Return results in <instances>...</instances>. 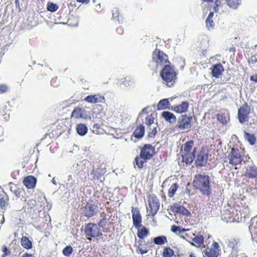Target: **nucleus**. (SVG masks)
I'll list each match as a JSON object with an SVG mask.
<instances>
[{
  "label": "nucleus",
  "mask_w": 257,
  "mask_h": 257,
  "mask_svg": "<svg viewBox=\"0 0 257 257\" xmlns=\"http://www.w3.org/2000/svg\"><path fill=\"white\" fill-rule=\"evenodd\" d=\"M155 148L151 144H145L141 148L140 154L137 155L134 161V165L138 169H142L145 163L151 160L156 154Z\"/></svg>",
  "instance_id": "nucleus-1"
},
{
  "label": "nucleus",
  "mask_w": 257,
  "mask_h": 257,
  "mask_svg": "<svg viewBox=\"0 0 257 257\" xmlns=\"http://www.w3.org/2000/svg\"><path fill=\"white\" fill-rule=\"evenodd\" d=\"M131 212L132 214L133 225L138 230V237L139 238L143 239L149 235V230L142 224V217L139 208L132 207Z\"/></svg>",
  "instance_id": "nucleus-2"
},
{
  "label": "nucleus",
  "mask_w": 257,
  "mask_h": 257,
  "mask_svg": "<svg viewBox=\"0 0 257 257\" xmlns=\"http://www.w3.org/2000/svg\"><path fill=\"white\" fill-rule=\"evenodd\" d=\"M209 177L207 175L197 174L193 181V186L198 189L202 194L207 196L211 195L212 191L210 186Z\"/></svg>",
  "instance_id": "nucleus-3"
},
{
  "label": "nucleus",
  "mask_w": 257,
  "mask_h": 257,
  "mask_svg": "<svg viewBox=\"0 0 257 257\" xmlns=\"http://www.w3.org/2000/svg\"><path fill=\"white\" fill-rule=\"evenodd\" d=\"M177 75L174 68L170 64L165 65L160 72L161 77L169 87L173 86L177 78Z\"/></svg>",
  "instance_id": "nucleus-4"
},
{
  "label": "nucleus",
  "mask_w": 257,
  "mask_h": 257,
  "mask_svg": "<svg viewBox=\"0 0 257 257\" xmlns=\"http://www.w3.org/2000/svg\"><path fill=\"white\" fill-rule=\"evenodd\" d=\"M248 206L243 204L241 201L236 202L231 211L233 221H241L248 215Z\"/></svg>",
  "instance_id": "nucleus-5"
},
{
  "label": "nucleus",
  "mask_w": 257,
  "mask_h": 257,
  "mask_svg": "<svg viewBox=\"0 0 257 257\" xmlns=\"http://www.w3.org/2000/svg\"><path fill=\"white\" fill-rule=\"evenodd\" d=\"M152 60L156 63L157 66L169 65L170 62L168 59V55L162 51L156 48L152 53Z\"/></svg>",
  "instance_id": "nucleus-6"
},
{
  "label": "nucleus",
  "mask_w": 257,
  "mask_h": 257,
  "mask_svg": "<svg viewBox=\"0 0 257 257\" xmlns=\"http://www.w3.org/2000/svg\"><path fill=\"white\" fill-rule=\"evenodd\" d=\"M148 206L147 212L149 215L155 216L160 208V201L155 194H150L148 197Z\"/></svg>",
  "instance_id": "nucleus-7"
},
{
  "label": "nucleus",
  "mask_w": 257,
  "mask_h": 257,
  "mask_svg": "<svg viewBox=\"0 0 257 257\" xmlns=\"http://www.w3.org/2000/svg\"><path fill=\"white\" fill-rule=\"evenodd\" d=\"M251 108L246 103L244 102L238 109L237 119L241 124H244L248 121L249 118Z\"/></svg>",
  "instance_id": "nucleus-8"
},
{
  "label": "nucleus",
  "mask_w": 257,
  "mask_h": 257,
  "mask_svg": "<svg viewBox=\"0 0 257 257\" xmlns=\"http://www.w3.org/2000/svg\"><path fill=\"white\" fill-rule=\"evenodd\" d=\"M97 205L93 200H89L81 208V213L87 218L93 217L97 213Z\"/></svg>",
  "instance_id": "nucleus-9"
},
{
  "label": "nucleus",
  "mask_w": 257,
  "mask_h": 257,
  "mask_svg": "<svg viewBox=\"0 0 257 257\" xmlns=\"http://www.w3.org/2000/svg\"><path fill=\"white\" fill-rule=\"evenodd\" d=\"M84 231L86 236L90 237H97L102 235L100 227L95 223H89L86 224Z\"/></svg>",
  "instance_id": "nucleus-10"
},
{
  "label": "nucleus",
  "mask_w": 257,
  "mask_h": 257,
  "mask_svg": "<svg viewBox=\"0 0 257 257\" xmlns=\"http://www.w3.org/2000/svg\"><path fill=\"white\" fill-rule=\"evenodd\" d=\"M227 158L229 160V164L232 165H239L243 160V157L241 155L239 150L234 148L231 149Z\"/></svg>",
  "instance_id": "nucleus-11"
},
{
  "label": "nucleus",
  "mask_w": 257,
  "mask_h": 257,
  "mask_svg": "<svg viewBox=\"0 0 257 257\" xmlns=\"http://www.w3.org/2000/svg\"><path fill=\"white\" fill-rule=\"evenodd\" d=\"M208 152L206 148L202 147L198 152L195 160V164L197 167L205 166L208 160Z\"/></svg>",
  "instance_id": "nucleus-12"
},
{
  "label": "nucleus",
  "mask_w": 257,
  "mask_h": 257,
  "mask_svg": "<svg viewBox=\"0 0 257 257\" xmlns=\"http://www.w3.org/2000/svg\"><path fill=\"white\" fill-rule=\"evenodd\" d=\"M204 257H218L219 254V244L213 241L211 247H207L203 251Z\"/></svg>",
  "instance_id": "nucleus-13"
},
{
  "label": "nucleus",
  "mask_w": 257,
  "mask_h": 257,
  "mask_svg": "<svg viewBox=\"0 0 257 257\" xmlns=\"http://www.w3.org/2000/svg\"><path fill=\"white\" fill-rule=\"evenodd\" d=\"M192 120V116H188L186 114L182 115L179 119L177 127L180 130L190 128Z\"/></svg>",
  "instance_id": "nucleus-14"
},
{
  "label": "nucleus",
  "mask_w": 257,
  "mask_h": 257,
  "mask_svg": "<svg viewBox=\"0 0 257 257\" xmlns=\"http://www.w3.org/2000/svg\"><path fill=\"white\" fill-rule=\"evenodd\" d=\"M170 210L173 213H180L185 216H189L191 213L184 206L177 203H173L170 207Z\"/></svg>",
  "instance_id": "nucleus-15"
},
{
  "label": "nucleus",
  "mask_w": 257,
  "mask_h": 257,
  "mask_svg": "<svg viewBox=\"0 0 257 257\" xmlns=\"http://www.w3.org/2000/svg\"><path fill=\"white\" fill-rule=\"evenodd\" d=\"M211 69L212 76L216 78L221 77L224 71V67L220 63L213 65Z\"/></svg>",
  "instance_id": "nucleus-16"
},
{
  "label": "nucleus",
  "mask_w": 257,
  "mask_h": 257,
  "mask_svg": "<svg viewBox=\"0 0 257 257\" xmlns=\"http://www.w3.org/2000/svg\"><path fill=\"white\" fill-rule=\"evenodd\" d=\"M196 152V147L193 149L192 152H181L182 162L186 164H191L195 159Z\"/></svg>",
  "instance_id": "nucleus-17"
},
{
  "label": "nucleus",
  "mask_w": 257,
  "mask_h": 257,
  "mask_svg": "<svg viewBox=\"0 0 257 257\" xmlns=\"http://www.w3.org/2000/svg\"><path fill=\"white\" fill-rule=\"evenodd\" d=\"M84 100L91 103H102L104 102L105 98L104 96L100 94H97L88 95L84 98Z\"/></svg>",
  "instance_id": "nucleus-18"
},
{
  "label": "nucleus",
  "mask_w": 257,
  "mask_h": 257,
  "mask_svg": "<svg viewBox=\"0 0 257 257\" xmlns=\"http://www.w3.org/2000/svg\"><path fill=\"white\" fill-rule=\"evenodd\" d=\"M189 106L187 101H182L181 104L174 105L172 110L178 113H183L188 111Z\"/></svg>",
  "instance_id": "nucleus-19"
},
{
  "label": "nucleus",
  "mask_w": 257,
  "mask_h": 257,
  "mask_svg": "<svg viewBox=\"0 0 257 257\" xmlns=\"http://www.w3.org/2000/svg\"><path fill=\"white\" fill-rule=\"evenodd\" d=\"M145 131V126L143 124L140 123L136 126L131 136V139H132L133 137L137 139H142L144 136Z\"/></svg>",
  "instance_id": "nucleus-20"
},
{
  "label": "nucleus",
  "mask_w": 257,
  "mask_h": 257,
  "mask_svg": "<svg viewBox=\"0 0 257 257\" xmlns=\"http://www.w3.org/2000/svg\"><path fill=\"white\" fill-rule=\"evenodd\" d=\"M37 179L33 176H28L24 178L23 183L28 189H33L36 184Z\"/></svg>",
  "instance_id": "nucleus-21"
},
{
  "label": "nucleus",
  "mask_w": 257,
  "mask_h": 257,
  "mask_svg": "<svg viewBox=\"0 0 257 257\" xmlns=\"http://www.w3.org/2000/svg\"><path fill=\"white\" fill-rule=\"evenodd\" d=\"M245 178H257V167L255 166H247L244 174Z\"/></svg>",
  "instance_id": "nucleus-22"
},
{
  "label": "nucleus",
  "mask_w": 257,
  "mask_h": 257,
  "mask_svg": "<svg viewBox=\"0 0 257 257\" xmlns=\"http://www.w3.org/2000/svg\"><path fill=\"white\" fill-rule=\"evenodd\" d=\"M9 204V195L5 192L0 193V207L2 209H6Z\"/></svg>",
  "instance_id": "nucleus-23"
},
{
  "label": "nucleus",
  "mask_w": 257,
  "mask_h": 257,
  "mask_svg": "<svg viewBox=\"0 0 257 257\" xmlns=\"http://www.w3.org/2000/svg\"><path fill=\"white\" fill-rule=\"evenodd\" d=\"M85 111L83 108L79 107H76L72 111L71 117L75 119L83 118L84 116Z\"/></svg>",
  "instance_id": "nucleus-24"
},
{
  "label": "nucleus",
  "mask_w": 257,
  "mask_h": 257,
  "mask_svg": "<svg viewBox=\"0 0 257 257\" xmlns=\"http://www.w3.org/2000/svg\"><path fill=\"white\" fill-rule=\"evenodd\" d=\"M106 170L105 167H99L95 170H92L93 178L94 179H99L106 173Z\"/></svg>",
  "instance_id": "nucleus-25"
},
{
  "label": "nucleus",
  "mask_w": 257,
  "mask_h": 257,
  "mask_svg": "<svg viewBox=\"0 0 257 257\" xmlns=\"http://www.w3.org/2000/svg\"><path fill=\"white\" fill-rule=\"evenodd\" d=\"M162 116L166 121L171 123L175 122L177 120L176 116L173 113L169 111H163L162 112Z\"/></svg>",
  "instance_id": "nucleus-26"
},
{
  "label": "nucleus",
  "mask_w": 257,
  "mask_h": 257,
  "mask_svg": "<svg viewBox=\"0 0 257 257\" xmlns=\"http://www.w3.org/2000/svg\"><path fill=\"white\" fill-rule=\"evenodd\" d=\"M246 185L250 188V189H257V178L252 179V178H244Z\"/></svg>",
  "instance_id": "nucleus-27"
},
{
  "label": "nucleus",
  "mask_w": 257,
  "mask_h": 257,
  "mask_svg": "<svg viewBox=\"0 0 257 257\" xmlns=\"http://www.w3.org/2000/svg\"><path fill=\"white\" fill-rule=\"evenodd\" d=\"M194 237L192 238V240L194 243H192L196 247H200L204 242V237L202 235H197L193 234Z\"/></svg>",
  "instance_id": "nucleus-28"
},
{
  "label": "nucleus",
  "mask_w": 257,
  "mask_h": 257,
  "mask_svg": "<svg viewBox=\"0 0 257 257\" xmlns=\"http://www.w3.org/2000/svg\"><path fill=\"white\" fill-rule=\"evenodd\" d=\"M21 242L22 246L26 249H29L32 248V241L26 236L22 237Z\"/></svg>",
  "instance_id": "nucleus-29"
},
{
  "label": "nucleus",
  "mask_w": 257,
  "mask_h": 257,
  "mask_svg": "<svg viewBox=\"0 0 257 257\" xmlns=\"http://www.w3.org/2000/svg\"><path fill=\"white\" fill-rule=\"evenodd\" d=\"M243 133L245 140L248 142L251 145L255 143L256 139L254 134L247 133L245 131H243Z\"/></svg>",
  "instance_id": "nucleus-30"
},
{
  "label": "nucleus",
  "mask_w": 257,
  "mask_h": 257,
  "mask_svg": "<svg viewBox=\"0 0 257 257\" xmlns=\"http://www.w3.org/2000/svg\"><path fill=\"white\" fill-rule=\"evenodd\" d=\"M194 145V141L190 140L186 142L182 147L181 152H192V148Z\"/></svg>",
  "instance_id": "nucleus-31"
},
{
  "label": "nucleus",
  "mask_w": 257,
  "mask_h": 257,
  "mask_svg": "<svg viewBox=\"0 0 257 257\" xmlns=\"http://www.w3.org/2000/svg\"><path fill=\"white\" fill-rule=\"evenodd\" d=\"M76 131L77 133L80 136L85 135L87 132V127L84 123H79L76 125Z\"/></svg>",
  "instance_id": "nucleus-32"
},
{
  "label": "nucleus",
  "mask_w": 257,
  "mask_h": 257,
  "mask_svg": "<svg viewBox=\"0 0 257 257\" xmlns=\"http://www.w3.org/2000/svg\"><path fill=\"white\" fill-rule=\"evenodd\" d=\"M170 103L168 99L165 98L161 99L157 104V110H163L167 109Z\"/></svg>",
  "instance_id": "nucleus-33"
},
{
  "label": "nucleus",
  "mask_w": 257,
  "mask_h": 257,
  "mask_svg": "<svg viewBox=\"0 0 257 257\" xmlns=\"http://www.w3.org/2000/svg\"><path fill=\"white\" fill-rule=\"evenodd\" d=\"M214 13L210 12L206 20V25L208 29L210 30L214 27V23L212 20Z\"/></svg>",
  "instance_id": "nucleus-34"
},
{
  "label": "nucleus",
  "mask_w": 257,
  "mask_h": 257,
  "mask_svg": "<svg viewBox=\"0 0 257 257\" xmlns=\"http://www.w3.org/2000/svg\"><path fill=\"white\" fill-rule=\"evenodd\" d=\"M153 242L157 245H163L167 242V238L165 235H161L154 238Z\"/></svg>",
  "instance_id": "nucleus-35"
},
{
  "label": "nucleus",
  "mask_w": 257,
  "mask_h": 257,
  "mask_svg": "<svg viewBox=\"0 0 257 257\" xmlns=\"http://www.w3.org/2000/svg\"><path fill=\"white\" fill-rule=\"evenodd\" d=\"M162 254L163 257H172L174 251L170 247L167 246L164 248Z\"/></svg>",
  "instance_id": "nucleus-36"
},
{
  "label": "nucleus",
  "mask_w": 257,
  "mask_h": 257,
  "mask_svg": "<svg viewBox=\"0 0 257 257\" xmlns=\"http://www.w3.org/2000/svg\"><path fill=\"white\" fill-rule=\"evenodd\" d=\"M227 5L232 9H236L241 4V0H225Z\"/></svg>",
  "instance_id": "nucleus-37"
},
{
  "label": "nucleus",
  "mask_w": 257,
  "mask_h": 257,
  "mask_svg": "<svg viewBox=\"0 0 257 257\" xmlns=\"http://www.w3.org/2000/svg\"><path fill=\"white\" fill-rule=\"evenodd\" d=\"M250 230L253 239L257 242V217L255 222H253L252 225L251 226Z\"/></svg>",
  "instance_id": "nucleus-38"
},
{
  "label": "nucleus",
  "mask_w": 257,
  "mask_h": 257,
  "mask_svg": "<svg viewBox=\"0 0 257 257\" xmlns=\"http://www.w3.org/2000/svg\"><path fill=\"white\" fill-rule=\"evenodd\" d=\"M155 116V114L154 113H151L146 116L145 123L147 126L148 128L154 123Z\"/></svg>",
  "instance_id": "nucleus-39"
},
{
  "label": "nucleus",
  "mask_w": 257,
  "mask_h": 257,
  "mask_svg": "<svg viewBox=\"0 0 257 257\" xmlns=\"http://www.w3.org/2000/svg\"><path fill=\"white\" fill-rule=\"evenodd\" d=\"M179 188V185L177 183H173L169 188L168 190V196L169 197L172 198L173 197L176 191Z\"/></svg>",
  "instance_id": "nucleus-40"
},
{
  "label": "nucleus",
  "mask_w": 257,
  "mask_h": 257,
  "mask_svg": "<svg viewBox=\"0 0 257 257\" xmlns=\"http://www.w3.org/2000/svg\"><path fill=\"white\" fill-rule=\"evenodd\" d=\"M189 229H185L182 227L180 226H177L176 225H173L171 226V231L174 233L180 234L182 232H185L186 231H188Z\"/></svg>",
  "instance_id": "nucleus-41"
},
{
  "label": "nucleus",
  "mask_w": 257,
  "mask_h": 257,
  "mask_svg": "<svg viewBox=\"0 0 257 257\" xmlns=\"http://www.w3.org/2000/svg\"><path fill=\"white\" fill-rule=\"evenodd\" d=\"M92 131L93 133L96 134H101L103 132V129L101 127L99 123H94L92 127Z\"/></svg>",
  "instance_id": "nucleus-42"
},
{
  "label": "nucleus",
  "mask_w": 257,
  "mask_h": 257,
  "mask_svg": "<svg viewBox=\"0 0 257 257\" xmlns=\"http://www.w3.org/2000/svg\"><path fill=\"white\" fill-rule=\"evenodd\" d=\"M226 2L225 0H215V6L214 7V11L215 12H217L219 10V8H222L225 5Z\"/></svg>",
  "instance_id": "nucleus-43"
},
{
  "label": "nucleus",
  "mask_w": 257,
  "mask_h": 257,
  "mask_svg": "<svg viewBox=\"0 0 257 257\" xmlns=\"http://www.w3.org/2000/svg\"><path fill=\"white\" fill-rule=\"evenodd\" d=\"M47 9L51 12H55L58 10V6L52 2H48L47 5Z\"/></svg>",
  "instance_id": "nucleus-44"
},
{
  "label": "nucleus",
  "mask_w": 257,
  "mask_h": 257,
  "mask_svg": "<svg viewBox=\"0 0 257 257\" xmlns=\"http://www.w3.org/2000/svg\"><path fill=\"white\" fill-rule=\"evenodd\" d=\"M73 248L70 245H67L62 250L63 255L65 256H69L73 252Z\"/></svg>",
  "instance_id": "nucleus-45"
},
{
  "label": "nucleus",
  "mask_w": 257,
  "mask_h": 257,
  "mask_svg": "<svg viewBox=\"0 0 257 257\" xmlns=\"http://www.w3.org/2000/svg\"><path fill=\"white\" fill-rule=\"evenodd\" d=\"M217 118L218 120L221 123L224 124L227 123V119L225 116V114L224 113H219L217 115Z\"/></svg>",
  "instance_id": "nucleus-46"
},
{
  "label": "nucleus",
  "mask_w": 257,
  "mask_h": 257,
  "mask_svg": "<svg viewBox=\"0 0 257 257\" xmlns=\"http://www.w3.org/2000/svg\"><path fill=\"white\" fill-rule=\"evenodd\" d=\"M149 128L150 131L148 133V137L154 138L157 132V126L153 127V128H150V127Z\"/></svg>",
  "instance_id": "nucleus-47"
},
{
  "label": "nucleus",
  "mask_w": 257,
  "mask_h": 257,
  "mask_svg": "<svg viewBox=\"0 0 257 257\" xmlns=\"http://www.w3.org/2000/svg\"><path fill=\"white\" fill-rule=\"evenodd\" d=\"M112 18L113 19H118L120 15V12L118 8H114L112 11Z\"/></svg>",
  "instance_id": "nucleus-48"
},
{
  "label": "nucleus",
  "mask_w": 257,
  "mask_h": 257,
  "mask_svg": "<svg viewBox=\"0 0 257 257\" xmlns=\"http://www.w3.org/2000/svg\"><path fill=\"white\" fill-rule=\"evenodd\" d=\"M137 251L141 254H143L147 253L148 252V249L147 248L143 249L142 247H141V245L140 244L137 247Z\"/></svg>",
  "instance_id": "nucleus-49"
},
{
  "label": "nucleus",
  "mask_w": 257,
  "mask_h": 257,
  "mask_svg": "<svg viewBox=\"0 0 257 257\" xmlns=\"http://www.w3.org/2000/svg\"><path fill=\"white\" fill-rule=\"evenodd\" d=\"M23 192V189L18 188L14 191V193L17 198H19Z\"/></svg>",
  "instance_id": "nucleus-50"
},
{
  "label": "nucleus",
  "mask_w": 257,
  "mask_h": 257,
  "mask_svg": "<svg viewBox=\"0 0 257 257\" xmlns=\"http://www.w3.org/2000/svg\"><path fill=\"white\" fill-rule=\"evenodd\" d=\"M2 251L3 253L1 254V257H5L10 254V251L8 249L7 246H4L3 247Z\"/></svg>",
  "instance_id": "nucleus-51"
},
{
  "label": "nucleus",
  "mask_w": 257,
  "mask_h": 257,
  "mask_svg": "<svg viewBox=\"0 0 257 257\" xmlns=\"http://www.w3.org/2000/svg\"><path fill=\"white\" fill-rule=\"evenodd\" d=\"M36 204V201L34 199H30L28 202V206L30 209L33 208Z\"/></svg>",
  "instance_id": "nucleus-52"
},
{
  "label": "nucleus",
  "mask_w": 257,
  "mask_h": 257,
  "mask_svg": "<svg viewBox=\"0 0 257 257\" xmlns=\"http://www.w3.org/2000/svg\"><path fill=\"white\" fill-rule=\"evenodd\" d=\"M8 90V87L6 84H1L0 85V93L1 94L5 93L7 92Z\"/></svg>",
  "instance_id": "nucleus-53"
},
{
  "label": "nucleus",
  "mask_w": 257,
  "mask_h": 257,
  "mask_svg": "<svg viewBox=\"0 0 257 257\" xmlns=\"http://www.w3.org/2000/svg\"><path fill=\"white\" fill-rule=\"evenodd\" d=\"M116 32L119 35H122L124 33V30L122 26H119L116 29Z\"/></svg>",
  "instance_id": "nucleus-54"
},
{
  "label": "nucleus",
  "mask_w": 257,
  "mask_h": 257,
  "mask_svg": "<svg viewBox=\"0 0 257 257\" xmlns=\"http://www.w3.org/2000/svg\"><path fill=\"white\" fill-rule=\"evenodd\" d=\"M249 63L254 64L257 62V58L255 56H251L248 60Z\"/></svg>",
  "instance_id": "nucleus-55"
},
{
  "label": "nucleus",
  "mask_w": 257,
  "mask_h": 257,
  "mask_svg": "<svg viewBox=\"0 0 257 257\" xmlns=\"http://www.w3.org/2000/svg\"><path fill=\"white\" fill-rule=\"evenodd\" d=\"M106 219L105 218H102V219H101L98 222V224L101 226V227H103V225H105V223H106V221H105Z\"/></svg>",
  "instance_id": "nucleus-56"
},
{
  "label": "nucleus",
  "mask_w": 257,
  "mask_h": 257,
  "mask_svg": "<svg viewBox=\"0 0 257 257\" xmlns=\"http://www.w3.org/2000/svg\"><path fill=\"white\" fill-rule=\"evenodd\" d=\"M250 80L257 83V74L251 75L250 77Z\"/></svg>",
  "instance_id": "nucleus-57"
},
{
  "label": "nucleus",
  "mask_w": 257,
  "mask_h": 257,
  "mask_svg": "<svg viewBox=\"0 0 257 257\" xmlns=\"http://www.w3.org/2000/svg\"><path fill=\"white\" fill-rule=\"evenodd\" d=\"M78 3H81L82 4H87L89 2L90 0H76Z\"/></svg>",
  "instance_id": "nucleus-58"
},
{
  "label": "nucleus",
  "mask_w": 257,
  "mask_h": 257,
  "mask_svg": "<svg viewBox=\"0 0 257 257\" xmlns=\"http://www.w3.org/2000/svg\"><path fill=\"white\" fill-rule=\"evenodd\" d=\"M22 257H34V256L32 254L25 253L23 254Z\"/></svg>",
  "instance_id": "nucleus-59"
},
{
  "label": "nucleus",
  "mask_w": 257,
  "mask_h": 257,
  "mask_svg": "<svg viewBox=\"0 0 257 257\" xmlns=\"http://www.w3.org/2000/svg\"><path fill=\"white\" fill-rule=\"evenodd\" d=\"M78 174L80 176H85V174L84 172V171H79L78 172ZM84 178H85V180H86V176H84Z\"/></svg>",
  "instance_id": "nucleus-60"
},
{
  "label": "nucleus",
  "mask_w": 257,
  "mask_h": 257,
  "mask_svg": "<svg viewBox=\"0 0 257 257\" xmlns=\"http://www.w3.org/2000/svg\"><path fill=\"white\" fill-rule=\"evenodd\" d=\"M189 257H196V256L193 253H191L189 254Z\"/></svg>",
  "instance_id": "nucleus-61"
},
{
  "label": "nucleus",
  "mask_w": 257,
  "mask_h": 257,
  "mask_svg": "<svg viewBox=\"0 0 257 257\" xmlns=\"http://www.w3.org/2000/svg\"><path fill=\"white\" fill-rule=\"evenodd\" d=\"M3 221H4V220H5V218H4V217H3Z\"/></svg>",
  "instance_id": "nucleus-62"
},
{
  "label": "nucleus",
  "mask_w": 257,
  "mask_h": 257,
  "mask_svg": "<svg viewBox=\"0 0 257 257\" xmlns=\"http://www.w3.org/2000/svg\"><path fill=\"white\" fill-rule=\"evenodd\" d=\"M238 257H246V256H238Z\"/></svg>",
  "instance_id": "nucleus-63"
},
{
  "label": "nucleus",
  "mask_w": 257,
  "mask_h": 257,
  "mask_svg": "<svg viewBox=\"0 0 257 257\" xmlns=\"http://www.w3.org/2000/svg\"><path fill=\"white\" fill-rule=\"evenodd\" d=\"M146 109V108H144L142 111H144Z\"/></svg>",
  "instance_id": "nucleus-64"
}]
</instances>
